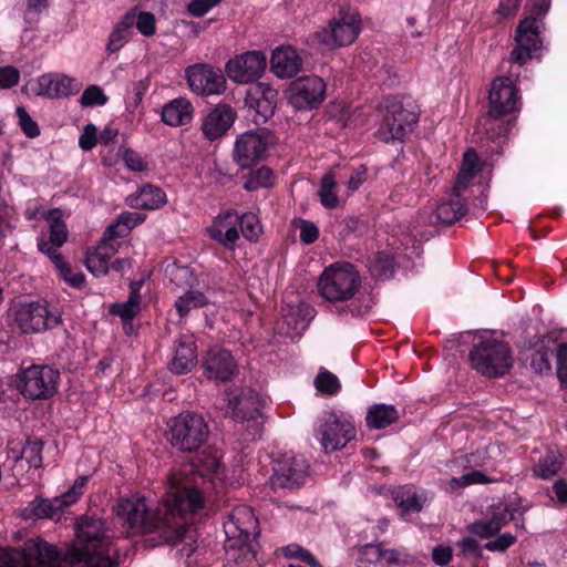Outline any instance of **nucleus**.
Here are the masks:
<instances>
[{
    "instance_id": "nucleus-1",
    "label": "nucleus",
    "mask_w": 567,
    "mask_h": 567,
    "mask_svg": "<svg viewBox=\"0 0 567 567\" xmlns=\"http://www.w3.org/2000/svg\"><path fill=\"white\" fill-rule=\"evenodd\" d=\"M168 491L155 512L145 497L134 494L121 497L115 506L117 517L132 534L158 532L166 543L177 545L188 533V515L203 506V496L189 477L173 473Z\"/></svg>"
},
{
    "instance_id": "nucleus-2",
    "label": "nucleus",
    "mask_w": 567,
    "mask_h": 567,
    "mask_svg": "<svg viewBox=\"0 0 567 567\" xmlns=\"http://www.w3.org/2000/svg\"><path fill=\"white\" fill-rule=\"evenodd\" d=\"M520 105V95L514 81L508 76L496 78L491 84L488 111L480 121L487 138L495 140L505 135L512 124L505 117L519 112Z\"/></svg>"
},
{
    "instance_id": "nucleus-3",
    "label": "nucleus",
    "mask_w": 567,
    "mask_h": 567,
    "mask_svg": "<svg viewBox=\"0 0 567 567\" xmlns=\"http://www.w3.org/2000/svg\"><path fill=\"white\" fill-rule=\"evenodd\" d=\"M28 548L43 567H118L116 547H105V551L71 549L63 554L55 545L37 538L28 543Z\"/></svg>"
},
{
    "instance_id": "nucleus-4",
    "label": "nucleus",
    "mask_w": 567,
    "mask_h": 567,
    "mask_svg": "<svg viewBox=\"0 0 567 567\" xmlns=\"http://www.w3.org/2000/svg\"><path fill=\"white\" fill-rule=\"evenodd\" d=\"M225 553L229 561L244 564L254 557L251 540L259 535V523L251 507L236 506L224 522Z\"/></svg>"
},
{
    "instance_id": "nucleus-5",
    "label": "nucleus",
    "mask_w": 567,
    "mask_h": 567,
    "mask_svg": "<svg viewBox=\"0 0 567 567\" xmlns=\"http://www.w3.org/2000/svg\"><path fill=\"white\" fill-rule=\"evenodd\" d=\"M313 436L327 454L344 449L357 436L352 415L341 410H323L317 417Z\"/></svg>"
},
{
    "instance_id": "nucleus-6",
    "label": "nucleus",
    "mask_w": 567,
    "mask_h": 567,
    "mask_svg": "<svg viewBox=\"0 0 567 567\" xmlns=\"http://www.w3.org/2000/svg\"><path fill=\"white\" fill-rule=\"evenodd\" d=\"M361 286V278L353 265L336 262L327 267L318 279V290L328 301H348Z\"/></svg>"
},
{
    "instance_id": "nucleus-7",
    "label": "nucleus",
    "mask_w": 567,
    "mask_h": 567,
    "mask_svg": "<svg viewBox=\"0 0 567 567\" xmlns=\"http://www.w3.org/2000/svg\"><path fill=\"white\" fill-rule=\"evenodd\" d=\"M167 440L181 452H195L209 436V426L205 419L194 412H183L167 423Z\"/></svg>"
},
{
    "instance_id": "nucleus-8",
    "label": "nucleus",
    "mask_w": 567,
    "mask_h": 567,
    "mask_svg": "<svg viewBox=\"0 0 567 567\" xmlns=\"http://www.w3.org/2000/svg\"><path fill=\"white\" fill-rule=\"evenodd\" d=\"M473 369L487 378L504 375L513 365L512 351L504 341L486 338L470 352Z\"/></svg>"
},
{
    "instance_id": "nucleus-9",
    "label": "nucleus",
    "mask_w": 567,
    "mask_h": 567,
    "mask_svg": "<svg viewBox=\"0 0 567 567\" xmlns=\"http://www.w3.org/2000/svg\"><path fill=\"white\" fill-rule=\"evenodd\" d=\"M378 137L385 142L402 141L417 122L414 112L406 110L396 97L389 96L378 107Z\"/></svg>"
},
{
    "instance_id": "nucleus-10",
    "label": "nucleus",
    "mask_w": 567,
    "mask_h": 567,
    "mask_svg": "<svg viewBox=\"0 0 567 567\" xmlns=\"http://www.w3.org/2000/svg\"><path fill=\"white\" fill-rule=\"evenodd\" d=\"M59 379V370L49 365L33 364L21 371L17 386L25 398L48 399L55 393Z\"/></svg>"
},
{
    "instance_id": "nucleus-11",
    "label": "nucleus",
    "mask_w": 567,
    "mask_h": 567,
    "mask_svg": "<svg viewBox=\"0 0 567 567\" xmlns=\"http://www.w3.org/2000/svg\"><path fill=\"white\" fill-rule=\"evenodd\" d=\"M14 320L23 333H38L52 329L61 322L58 308L47 301L20 303L14 311Z\"/></svg>"
},
{
    "instance_id": "nucleus-12",
    "label": "nucleus",
    "mask_w": 567,
    "mask_h": 567,
    "mask_svg": "<svg viewBox=\"0 0 567 567\" xmlns=\"http://www.w3.org/2000/svg\"><path fill=\"white\" fill-rule=\"evenodd\" d=\"M361 30V20L354 10H341L315 38L329 49L351 44Z\"/></svg>"
},
{
    "instance_id": "nucleus-13",
    "label": "nucleus",
    "mask_w": 567,
    "mask_h": 567,
    "mask_svg": "<svg viewBox=\"0 0 567 567\" xmlns=\"http://www.w3.org/2000/svg\"><path fill=\"white\" fill-rule=\"evenodd\" d=\"M543 20L528 16L523 19L515 34L516 47L511 52V61L519 65L536 56L542 47L539 38Z\"/></svg>"
},
{
    "instance_id": "nucleus-14",
    "label": "nucleus",
    "mask_w": 567,
    "mask_h": 567,
    "mask_svg": "<svg viewBox=\"0 0 567 567\" xmlns=\"http://www.w3.org/2000/svg\"><path fill=\"white\" fill-rule=\"evenodd\" d=\"M326 95V83L317 75L293 80L287 90V99L296 110H311L320 105Z\"/></svg>"
},
{
    "instance_id": "nucleus-15",
    "label": "nucleus",
    "mask_w": 567,
    "mask_h": 567,
    "mask_svg": "<svg viewBox=\"0 0 567 567\" xmlns=\"http://www.w3.org/2000/svg\"><path fill=\"white\" fill-rule=\"evenodd\" d=\"M267 68V58L262 51H247L230 59L225 71L230 80L246 84L261 78Z\"/></svg>"
},
{
    "instance_id": "nucleus-16",
    "label": "nucleus",
    "mask_w": 567,
    "mask_h": 567,
    "mask_svg": "<svg viewBox=\"0 0 567 567\" xmlns=\"http://www.w3.org/2000/svg\"><path fill=\"white\" fill-rule=\"evenodd\" d=\"M269 144L265 131H248L240 134L234 145V161L241 168H249L265 158Z\"/></svg>"
},
{
    "instance_id": "nucleus-17",
    "label": "nucleus",
    "mask_w": 567,
    "mask_h": 567,
    "mask_svg": "<svg viewBox=\"0 0 567 567\" xmlns=\"http://www.w3.org/2000/svg\"><path fill=\"white\" fill-rule=\"evenodd\" d=\"M186 79L190 90L198 95L221 94L226 89V80L223 72L205 63L188 66L186 69Z\"/></svg>"
},
{
    "instance_id": "nucleus-18",
    "label": "nucleus",
    "mask_w": 567,
    "mask_h": 567,
    "mask_svg": "<svg viewBox=\"0 0 567 567\" xmlns=\"http://www.w3.org/2000/svg\"><path fill=\"white\" fill-rule=\"evenodd\" d=\"M76 537L84 546L79 550L105 551V547H115L111 530L102 518L84 516L76 523ZM78 549V547L75 548Z\"/></svg>"
},
{
    "instance_id": "nucleus-19",
    "label": "nucleus",
    "mask_w": 567,
    "mask_h": 567,
    "mask_svg": "<svg viewBox=\"0 0 567 567\" xmlns=\"http://www.w3.org/2000/svg\"><path fill=\"white\" fill-rule=\"evenodd\" d=\"M309 463L302 455H284L274 468L271 484L276 488L293 487L303 484L308 476Z\"/></svg>"
},
{
    "instance_id": "nucleus-20",
    "label": "nucleus",
    "mask_w": 567,
    "mask_h": 567,
    "mask_svg": "<svg viewBox=\"0 0 567 567\" xmlns=\"http://www.w3.org/2000/svg\"><path fill=\"white\" fill-rule=\"evenodd\" d=\"M87 476H80L61 496L52 499L37 498L33 503V514L38 518L59 519L63 509L74 504L83 494Z\"/></svg>"
},
{
    "instance_id": "nucleus-21",
    "label": "nucleus",
    "mask_w": 567,
    "mask_h": 567,
    "mask_svg": "<svg viewBox=\"0 0 567 567\" xmlns=\"http://www.w3.org/2000/svg\"><path fill=\"white\" fill-rule=\"evenodd\" d=\"M226 398L236 421L255 420L260 415L264 400L255 390L250 388L228 390Z\"/></svg>"
},
{
    "instance_id": "nucleus-22",
    "label": "nucleus",
    "mask_w": 567,
    "mask_h": 567,
    "mask_svg": "<svg viewBox=\"0 0 567 567\" xmlns=\"http://www.w3.org/2000/svg\"><path fill=\"white\" fill-rule=\"evenodd\" d=\"M48 231H42L38 237L37 245L41 252L45 254L53 262L54 257L62 256L59 249L66 241L69 231L61 218L59 209L51 210L47 216Z\"/></svg>"
},
{
    "instance_id": "nucleus-23",
    "label": "nucleus",
    "mask_w": 567,
    "mask_h": 567,
    "mask_svg": "<svg viewBox=\"0 0 567 567\" xmlns=\"http://www.w3.org/2000/svg\"><path fill=\"white\" fill-rule=\"evenodd\" d=\"M239 214L228 209L218 214L206 228L207 236L227 249L234 250L239 239Z\"/></svg>"
},
{
    "instance_id": "nucleus-24",
    "label": "nucleus",
    "mask_w": 567,
    "mask_h": 567,
    "mask_svg": "<svg viewBox=\"0 0 567 567\" xmlns=\"http://www.w3.org/2000/svg\"><path fill=\"white\" fill-rule=\"evenodd\" d=\"M82 89L81 82L63 73H48L37 81V95L48 99H64L78 94Z\"/></svg>"
},
{
    "instance_id": "nucleus-25",
    "label": "nucleus",
    "mask_w": 567,
    "mask_h": 567,
    "mask_svg": "<svg viewBox=\"0 0 567 567\" xmlns=\"http://www.w3.org/2000/svg\"><path fill=\"white\" fill-rule=\"evenodd\" d=\"M204 374L216 381H228L237 371L231 353L221 348H212L203 359Z\"/></svg>"
},
{
    "instance_id": "nucleus-26",
    "label": "nucleus",
    "mask_w": 567,
    "mask_h": 567,
    "mask_svg": "<svg viewBox=\"0 0 567 567\" xmlns=\"http://www.w3.org/2000/svg\"><path fill=\"white\" fill-rule=\"evenodd\" d=\"M235 118L236 113L229 105L218 104L203 120L204 136L209 141L223 136L230 128Z\"/></svg>"
},
{
    "instance_id": "nucleus-27",
    "label": "nucleus",
    "mask_w": 567,
    "mask_h": 567,
    "mask_svg": "<svg viewBox=\"0 0 567 567\" xmlns=\"http://www.w3.org/2000/svg\"><path fill=\"white\" fill-rule=\"evenodd\" d=\"M271 71L280 79H289L300 72L302 59L290 45H282L274 50L271 54Z\"/></svg>"
},
{
    "instance_id": "nucleus-28",
    "label": "nucleus",
    "mask_w": 567,
    "mask_h": 567,
    "mask_svg": "<svg viewBox=\"0 0 567 567\" xmlns=\"http://www.w3.org/2000/svg\"><path fill=\"white\" fill-rule=\"evenodd\" d=\"M118 244L116 241L101 240L100 244L86 252L85 265L87 270L95 277L107 275L110 270V260L117 252Z\"/></svg>"
},
{
    "instance_id": "nucleus-29",
    "label": "nucleus",
    "mask_w": 567,
    "mask_h": 567,
    "mask_svg": "<svg viewBox=\"0 0 567 567\" xmlns=\"http://www.w3.org/2000/svg\"><path fill=\"white\" fill-rule=\"evenodd\" d=\"M167 202L165 192L158 186L145 184L137 194H131L125 203L135 209L154 210L161 208Z\"/></svg>"
},
{
    "instance_id": "nucleus-30",
    "label": "nucleus",
    "mask_w": 567,
    "mask_h": 567,
    "mask_svg": "<svg viewBox=\"0 0 567 567\" xmlns=\"http://www.w3.org/2000/svg\"><path fill=\"white\" fill-rule=\"evenodd\" d=\"M196 359V346L193 337L184 336L177 343L169 369L175 374L188 373L195 365Z\"/></svg>"
},
{
    "instance_id": "nucleus-31",
    "label": "nucleus",
    "mask_w": 567,
    "mask_h": 567,
    "mask_svg": "<svg viewBox=\"0 0 567 567\" xmlns=\"http://www.w3.org/2000/svg\"><path fill=\"white\" fill-rule=\"evenodd\" d=\"M482 167L483 163L480 161L476 152L473 148H468L463 154L462 164L453 187V193L456 197L462 196L474 176L482 171Z\"/></svg>"
},
{
    "instance_id": "nucleus-32",
    "label": "nucleus",
    "mask_w": 567,
    "mask_h": 567,
    "mask_svg": "<svg viewBox=\"0 0 567 567\" xmlns=\"http://www.w3.org/2000/svg\"><path fill=\"white\" fill-rule=\"evenodd\" d=\"M194 109L185 97H178L166 103L162 109V120L169 126H181L190 123Z\"/></svg>"
},
{
    "instance_id": "nucleus-33",
    "label": "nucleus",
    "mask_w": 567,
    "mask_h": 567,
    "mask_svg": "<svg viewBox=\"0 0 567 567\" xmlns=\"http://www.w3.org/2000/svg\"><path fill=\"white\" fill-rule=\"evenodd\" d=\"M452 198L441 200L431 217V223L451 225L460 220L466 213L467 207L461 200V197H456L452 192Z\"/></svg>"
},
{
    "instance_id": "nucleus-34",
    "label": "nucleus",
    "mask_w": 567,
    "mask_h": 567,
    "mask_svg": "<svg viewBox=\"0 0 567 567\" xmlns=\"http://www.w3.org/2000/svg\"><path fill=\"white\" fill-rule=\"evenodd\" d=\"M257 93L260 96L256 100V113L257 117L255 122L266 123L275 113L278 100V91L271 87L269 84L259 83Z\"/></svg>"
},
{
    "instance_id": "nucleus-35",
    "label": "nucleus",
    "mask_w": 567,
    "mask_h": 567,
    "mask_svg": "<svg viewBox=\"0 0 567 567\" xmlns=\"http://www.w3.org/2000/svg\"><path fill=\"white\" fill-rule=\"evenodd\" d=\"M392 498L402 513L420 512L424 498L411 485L400 486L392 491Z\"/></svg>"
},
{
    "instance_id": "nucleus-36",
    "label": "nucleus",
    "mask_w": 567,
    "mask_h": 567,
    "mask_svg": "<svg viewBox=\"0 0 567 567\" xmlns=\"http://www.w3.org/2000/svg\"><path fill=\"white\" fill-rule=\"evenodd\" d=\"M399 419V412L394 405L375 404L368 410L365 422L371 429H384Z\"/></svg>"
},
{
    "instance_id": "nucleus-37",
    "label": "nucleus",
    "mask_w": 567,
    "mask_h": 567,
    "mask_svg": "<svg viewBox=\"0 0 567 567\" xmlns=\"http://www.w3.org/2000/svg\"><path fill=\"white\" fill-rule=\"evenodd\" d=\"M506 512L494 513L489 519L475 522L468 526V530L481 538H491L512 518Z\"/></svg>"
},
{
    "instance_id": "nucleus-38",
    "label": "nucleus",
    "mask_w": 567,
    "mask_h": 567,
    "mask_svg": "<svg viewBox=\"0 0 567 567\" xmlns=\"http://www.w3.org/2000/svg\"><path fill=\"white\" fill-rule=\"evenodd\" d=\"M563 456L557 451H547L534 466L533 473L542 480H551L555 477L563 466Z\"/></svg>"
},
{
    "instance_id": "nucleus-39",
    "label": "nucleus",
    "mask_w": 567,
    "mask_h": 567,
    "mask_svg": "<svg viewBox=\"0 0 567 567\" xmlns=\"http://www.w3.org/2000/svg\"><path fill=\"white\" fill-rule=\"evenodd\" d=\"M138 287L140 284L132 285L128 299L124 302L114 303L110 312L118 316L124 322L132 321L141 309Z\"/></svg>"
},
{
    "instance_id": "nucleus-40",
    "label": "nucleus",
    "mask_w": 567,
    "mask_h": 567,
    "mask_svg": "<svg viewBox=\"0 0 567 567\" xmlns=\"http://www.w3.org/2000/svg\"><path fill=\"white\" fill-rule=\"evenodd\" d=\"M208 298L199 290L188 289L176 302V309L181 317H185L192 309L207 305Z\"/></svg>"
},
{
    "instance_id": "nucleus-41",
    "label": "nucleus",
    "mask_w": 567,
    "mask_h": 567,
    "mask_svg": "<svg viewBox=\"0 0 567 567\" xmlns=\"http://www.w3.org/2000/svg\"><path fill=\"white\" fill-rule=\"evenodd\" d=\"M336 189L337 176L333 172H328L321 179L319 190L320 202L326 208L332 209L339 205V198Z\"/></svg>"
},
{
    "instance_id": "nucleus-42",
    "label": "nucleus",
    "mask_w": 567,
    "mask_h": 567,
    "mask_svg": "<svg viewBox=\"0 0 567 567\" xmlns=\"http://www.w3.org/2000/svg\"><path fill=\"white\" fill-rule=\"evenodd\" d=\"M272 185V172L267 167H260L257 171L249 172L244 176L243 187L248 192H255L259 188H267Z\"/></svg>"
},
{
    "instance_id": "nucleus-43",
    "label": "nucleus",
    "mask_w": 567,
    "mask_h": 567,
    "mask_svg": "<svg viewBox=\"0 0 567 567\" xmlns=\"http://www.w3.org/2000/svg\"><path fill=\"white\" fill-rule=\"evenodd\" d=\"M313 383L317 391L326 395H337L341 389L338 377L324 368L319 369Z\"/></svg>"
},
{
    "instance_id": "nucleus-44",
    "label": "nucleus",
    "mask_w": 567,
    "mask_h": 567,
    "mask_svg": "<svg viewBox=\"0 0 567 567\" xmlns=\"http://www.w3.org/2000/svg\"><path fill=\"white\" fill-rule=\"evenodd\" d=\"M239 235L241 234L246 239L250 241L257 240L261 234V225L259 218L252 213H245L239 215Z\"/></svg>"
},
{
    "instance_id": "nucleus-45",
    "label": "nucleus",
    "mask_w": 567,
    "mask_h": 567,
    "mask_svg": "<svg viewBox=\"0 0 567 567\" xmlns=\"http://www.w3.org/2000/svg\"><path fill=\"white\" fill-rule=\"evenodd\" d=\"M128 17L116 25L109 38L107 50L110 52H116L124 47L131 37L132 22L128 21Z\"/></svg>"
},
{
    "instance_id": "nucleus-46",
    "label": "nucleus",
    "mask_w": 567,
    "mask_h": 567,
    "mask_svg": "<svg viewBox=\"0 0 567 567\" xmlns=\"http://www.w3.org/2000/svg\"><path fill=\"white\" fill-rule=\"evenodd\" d=\"M53 265L60 272V277L73 288L83 286L85 277L81 271H72L69 264L62 256L54 257Z\"/></svg>"
},
{
    "instance_id": "nucleus-47",
    "label": "nucleus",
    "mask_w": 567,
    "mask_h": 567,
    "mask_svg": "<svg viewBox=\"0 0 567 567\" xmlns=\"http://www.w3.org/2000/svg\"><path fill=\"white\" fill-rule=\"evenodd\" d=\"M43 443L39 439H28L24 443L23 460L30 467L39 468L42 465Z\"/></svg>"
},
{
    "instance_id": "nucleus-48",
    "label": "nucleus",
    "mask_w": 567,
    "mask_h": 567,
    "mask_svg": "<svg viewBox=\"0 0 567 567\" xmlns=\"http://www.w3.org/2000/svg\"><path fill=\"white\" fill-rule=\"evenodd\" d=\"M107 101L109 97L102 87L95 84L87 86L80 97L83 107L103 106Z\"/></svg>"
},
{
    "instance_id": "nucleus-49",
    "label": "nucleus",
    "mask_w": 567,
    "mask_h": 567,
    "mask_svg": "<svg viewBox=\"0 0 567 567\" xmlns=\"http://www.w3.org/2000/svg\"><path fill=\"white\" fill-rule=\"evenodd\" d=\"M120 156L131 172L141 173L148 168V163L145 158L132 148H121Z\"/></svg>"
},
{
    "instance_id": "nucleus-50",
    "label": "nucleus",
    "mask_w": 567,
    "mask_h": 567,
    "mask_svg": "<svg viewBox=\"0 0 567 567\" xmlns=\"http://www.w3.org/2000/svg\"><path fill=\"white\" fill-rule=\"evenodd\" d=\"M167 274L169 280L177 287L193 289L196 279L188 267L175 266L172 269H167Z\"/></svg>"
},
{
    "instance_id": "nucleus-51",
    "label": "nucleus",
    "mask_w": 567,
    "mask_h": 567,
    "mask_svg": "<svg viewBox=\"0 0 567 567\" xmlns=\"http://www.w3.org/2000/svg\"><path fill=\"white\" fill-rule=\"evenodd\" d=\"M18 124L24 135L29 138H34L40 135V127L35 121L32 120L25 107L18 106L16 109Z\"/></svg>"
},
{
    "instance_id": "nucleus-52",
    "label": "nucleus",
    "mask_w": 567,
    "mask_h": 567,
    "mask_svg": "<svg viewBox=\"0 0 567 567\" xmlns=\"http://www.w3.org/2000/svg\"><path fill=\"white\" fill-rule=\"evenodd\" d=\"M293 227L299 230L300 240L306 245H310L319 238V228L310 220L295 219Z\"/></svg>"
},
{
    "instance_id": "nucleus-53",
    "label": "nucleus",
    "mask_w": 567,
    "mask_h": 567,
    "mask_svg": "<svg viewBox=\"0 0 567 567\" xmlns=\"http://www.w3.org/2000/svg\"><path fill=\"white\" fill-rule=\"evenodd\" d=\"M413 561L412 555H410L404 549L396 548H383L382 555V565L392 566V565H408Z\"/></svg>"
},
{
    "instance_id": "nucleus-54",
    "label": "nucleus",
    "mask_w": 567,
    "mask_h": 567,
    "mask_svg": "<svg viewBox=\"0 0 567 567\" xmlns=\"http://www.w3.org/2000/svg\"><path fill=\"white\" fill-rule=\"evenodd\" d=\"M493 480L488 478L484 472L482 471H473L466 473L460 477H453L451 480L452 487H464L473 484H488L492 483Z\"/></svg>"
},
{
    "instance_id": "nucleus-55",
    "label": "nucleus",
    "mask_w": 567,
    "mask_h": 567,
    "mask_svg": "<svg viewBox=\"0 0 567 567\" xmlns=\"http://www.w3.org/2000/svg\"><path fill=\"white\" fill-rule=\"evenodd\" d=\"M117 218L122 225V233L127 235L134 227L142 224L146 216L138 212H125L118 215Z\"/></svg>"
},
{
    "instance_id": "nucleus-56",
    "label": "nucleus",
    "mask_w": 567,
    "mask_h": 567,
    "mask_svg": "<svg viewBox=\"0 0 567 567\" xmlns=\"http://www.w3.org/2000/svg\"><path fill=\"white\" fill-rule=\"evenodd\" d=\"M220 2L221 0H192L187 4V11L193 17H203Z\"/></svg>"
},
{
    "instance_id": "nucleus-57",
    "label": "nucleus",
    "mask_w": 567,
    "mask_h": 567,
    "mask_svg": "<svg viewBox=\"0 0 567 567\" xmlns=\"http://www.w3.org/2000/svg\"><path fill=\"white\" fill-rule=\"evenodd\" d=\"M516 542V536L509 533H504L494 540H489L484 545V548L489 551H505Z\"/></svg>"
},
{
    "instance_id": "nucleus-58",
    "label": "nucleus",
    "mask_w": 567,
    "mask_h": 567,
    "mask_svg": "<svg viewBox=\"0 0 567 567\" xmlns=\"http://www.w3.org/2000/svg\"><path fill=\"white\" fill-rule=\"evenodd\" d=\"M20 72L17 68L7 65L0 68V89H10L19 83Z\"/></svg>"
},
{
    "instance_id": "nucleus-59",
    "label": "nucleus",
    "mask_w": 567,
    "mask_h": 567,
    "mask_svg": "<svg viewBox=\"0 0 567 567\" xmlns=\"http://www.w3.org/2000/svg\"><path fill=\"white\" fill-rule=\"evenodd\" d=\"M136 28L145 35L151 37L155 33V18L151 12H141L136 20Z\"/></svg>"
},
{
    "instance_id": "nucleus-60",
    "label": "nucleus",
    "mask_w": 567,
    "mask_h": 567,
    "mask_svg": "<svg viewBox=\"0 0 567 567\" xmlns=\"http://www.w3.org/2000/svg\"><path fill=\"white\" fill-rule=\"evenodd\" d=\"M203 473L224 480V466L217 456L208 457L203 464Z\"/></svg>"
},
{
    "instance_id": "nucleus-61",
    "label": "nucleus",
    "mask_w": 567,
    "mask_h": 567,
    "mask_svg": "<svg viewBox=\"0 0 567 567\" xmlns=\"http://www.w3.org/2000/svg\"><path fill=\"white\" fill-rule=\"evenodd\" d=\"M79 145L84 151H90L96 145V127L87 124L79 140Z\"/></svg>"
},
{
    "instance_id": "nucleus-62",
    "label": "nucleus",
    "mask_w": 567,
    "mask_h": 567,
    "mask_svg": "<svg viewBox=\"0 0 567 567\" xmlns=\"http://www.w3.org/2000/svg\"><path fill=\"white\" fill-rule=\"evenodd\" d=\"M461 551L465 556L481 557L482 550L478 542L472 537H465L457 543Z\"/></svg>"
},
{
    "instance_id": "nucleus-63",
    "label": "nucleus",
    "mask_w": 567,
    "mask_h": 567,
    "mask_svg": "<svg viewBox=\"0 0 567 567\" xmlns=\"http://www.w3.org/2000/svg\"><path fill=\"white\" fill-rule=\"evenodd\" d=\"M557 373L563 383L567 385V343L560 344L557 351Z\"/></svg>"
},
{
    "instance_id": "nucleus-64",
    "label": "nucleus",
    "mask_w": 567,
    "mask_h": 567,
    "mask_svg": "<svg viewBox=\"0 0 567 567\" xmlns=\"http://www.w3.org/2000/svg\"><path fill=\"white\" fill-rule=\"evenodd\" d=\"M520 2L522 0H501L496 14L502 19L512 17L517 12Z\"/></svg>"
}]
</instances>
